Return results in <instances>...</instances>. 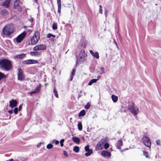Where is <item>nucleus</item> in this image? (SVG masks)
<instances>
[{"label":"nucleus","mask_w":161,"mask_h":161,"mask_svg":"<svg viewBox=\"0 0 161 161\" xmlns=\"http://www.w3.org/2000/svg\"><path fill=\"white\" fill-rule=\"evenodd\" d=\"M46 48V46L45 45L40 44L35 46L33 48V50L34 51H37L40 50H45Z\"/></svg>","instance_id":"obj_9"},{"label":"nucleus","mask_w":161,"mask_h":161,"mask_svg":"<svg viewBox=\"0 0 161 161\" xmlns=\"http://www.w3.org/2000/svg\"><path fill=\"white\" fill-rule=\"evenodd\" d=\"M17 76L18 79L21 81L23 80L25 78L23 71L21 68H19L18 69Z\"/></svg>","instance_id":"obj_7"},{"label":"nucleus","mask_w":161,"mask_h":161,"mask_svg":"<svg viewBox=\"0 0 161 161\" xmlns=\"http://www.w3.org/2000/svg\"><path fill=\"white\" fill-rule=\"evenodd\" d=\"M20 0H15L14 3H20Z\"/></svg>","instance_id":"obj_51"},{"label":"nucleus","mask_w":161,"mask_h":161,"mask_svg":"<svg viewBox=\"0 0 161 161\" xmlns=\"http://www.w3.org/2000/svg\"><path fill=\"white\" fill-rule=\"evenodd\" d=\"M79 56H83V57H86V53L84 49L81 50L79 54Z\"/></svg>","instance_id":"obj_24"},{"label":"nucleus","mask_w":161,"mask_h":161,"mask_svg":"<svg viewBox=\"0 0 161 161\" xmlns=\"http://www.w3.org/2000/svg\"><path fill=\"white\" fill-rule=\"evenodd\" d=\"M101 155L102 156L104 157L107 156L110 157L111 156V154L110 153L106 151H102L101 152Z\"/></svg>","instance_id":"obj_18"},{"label":"nucleus","mask_w":161,"mask_h":161,"mask_svg":"<svg viewBox=\"0 0 161 161\" xmlns=\"http://www.w3.org/2000/svg\"><path fill=\"white\" fill-rule=\"evenodd\" d=\"M90 53L92 55L94 58L98 59L99 58V55L98 52H93V51L92 50H90L89 51Z\"/></svg>","instance_id":"obj_17"},{"label":"nucleus","mask_w":161,"mask_h":161,"mask_svg":"<svg viewBox=\"0 0 161 161\" xmlns=\"http://www.w3.org/2000/svg\"><path fill=\"white\" fill-rule=\"evenodd\" d=\"M58 6L61 5V0H57Z\"/></svg>","instance_id":"obj_46"},{"label":"nucleus","mask_w":161,"mask_h":161,"mask_svg":"<svg viewBox=\"0 0 161 161\" xmlns=\"http://www.w3.org/2000/svg\"><path fill=\"white\" fill-rule=\"evenodd\" d=\"M33 25L32 24H31V26H30V27H33Z\"/></svg>","instance_id":"obj_57"},{"label":"nucleus","mask_w":161,"mask_h":161,"mask_svg":"<svg viewBox=\"0 0 161 161\" xmlns=\"http://www.w3.org/2000/svg\"><path fill=\"white\" fill-rule=\"evenodd\" d=\"M91 105L89 103H88L85 106V108L86 109H88L90 108V107Z\"/></svg>","instance_id":"obj_37"},{"label":"nucleus","mask_w":161,"mask_h":161,"mask_svg":"<svg viewBox=\"0 0 161 161\" xmlns=\"http://www.w3.org/2000/svg\"><path fill=\"white\" fill-rule=\"evenodd\" d=\"M53 147V145L51 143L49 144L47 146V148L48 149H51Z\"/></svg>","instance_id":"obj_34"},{"label":"nucleus","mask_w":161,"mask_h":161,"mask_svg":"<svg viewBox=\"0 0 161 161\" xmlns=\"http://www.w3.org/2000/svg\"><path fill=\"white\" fill-rule=\"evenodd\" d=\"M97 80H98L99 78H101V76H100V75L98 76H97Z\"/></svg>","instance_id":"obj_53"},{"label":"nucleus","mask_w":161,"mask_h":161,"mask_svg":"<svg viewBox=\"0 0 161 161\" xmlns=\"http://www.w3.org/2000/svg\"><path fill=\"white\" fill-rule=\"evenodd\" d=\"M73 77H74V76L71 75L70 77V81H71L72 80L73 78Z\"/></svg>","instance_id":"obj_50"},{"label":"nucleus","mask_w":161,"mask_h":161,"mask_svg":"<svg viewBox=\"0 0 161 161\" xmlns=\"http://www.w3.org/2000/svg\"><path fill=\"white\" fill-rule=\"evenodd\" d=\"M143 153L144 155L145 156L146 158H149L148 154L147 152L143 151Z\"/></svg>","instance_id":"obj_35"},{"label":"nucleus","mask_w":161,"mask_h":161,"mask_svg":"<svg viewBox=\"0 0 161 161\" xmlns=\"http://www.w3.org/2000/svg\"><path fill=\"white\" fill-rule=\"evenodd\" d=\"M30 54L31 56H34L35 57H38L40 56L42 54L41 52L35 51L34 52H31L30 53Z\"/></svg>","instance_id":"obj_15"},{"label":"nucleus","mask_w":161,"mask_h":161,"mask_svg":"<svg viewBox=\"0 0 161 161\" xmlns=\"http://www.w3.org/2000/svg\"><path fill=\"white\" fill-rule=\"evenodd\" d=\"M17 102L16 100L12 99L9 102V106L11 108H14L17 106Z\"/></svg>","instance_id":"obj_13"},{"label":"nucleus","mask_w":161,"mask_h":161,"mask_svg":"<svg viewBox=\"0 0 161 161\" xmlns=\"http://www.w3.org/2000/svg\"><path fill=\"white\" fill-rule=\"evenodd\" d=\"M8 112L9 114H12L13 113V110H8Z\"/></svg>","instance_id":"obj_48"},{"label":"nucleus","mask_w":161,"mask_h":161,"mask_svg":"<svg viewBox=\"0 0 161 161\" xmlns=\"http://www.w3.org/2000/svg\"><path fill=\"white\" fill-rule=\"evenodd\" d=\"M18 108H15L14 109V114H16L18 113Z\"/></svg>","instance_id":"obj_39"},{"label":"nucleus","mask_w":161,"mask_h":161,"mask_svg":"<svg viewBox=\"0 0 161 161\" xmlns=\"http://www.w3.org/2000/svg\"><path fill=\"white\" fill-rule=\"evenodd\" d=\"M85 150L87 152L85 153V155L86 156H90L93 153L92 149H90L89 148V146L87 145L85 147Z\"/></svg>","instance_id":"obj_10"},{"label":"nucleus","mask_w":161,"mask_h":161,"mask_svg":"<svg viewBox=\"0 0 161 161\" xmlns=\"http://www.w3.org/2000/svg\"><path fill=\"white\" fill-rule=\"evenodd\" d=\"M156 143L158 145H159L160 144V141L159 140H158L156 141Z\"/></svg>","instance_id":"obj_47"},{"label":"nucleus","mask_w":161,"mask_h":161,"mask_svg":"<svg viewBox=\"0 0 161 161\" xmlns=\"http://www.w3.org/2000/svg\"><path fill=\"white\" fill-rule=\"evenodd\" d=\"M53 92L55 94V96L57 98H58V92L55 87H54Z\"/></svg>","instance_id":"obj_28"},{"label":"nucleus","mask_w":161,"mask_h":161,"mask_svg":"<svg viewBox=\"0 0 161 161\" xmlns=\"http://www.w3.org/2000/svg\"><path fill=\"white\" fill-rule=\"evenodd\" d=\"M101 72L100 73L101 74H104L105 73L104 69L103 67H101Z\"/></svg>","instance_id":"obj_43"},{"label":"nucleus","mask_w":161,"mask_h":161,"mask_svg":"<svg viewBox=\"0 0 161 161\" xmlns=\"http://www.w3.org/2000/svg\"><path fill=\"white\" fill-rule=\"evenodd\" d=\"M99 13H100L101 14H103V10H102V6L100 5L99 6Z\"/></svg>","instance_id":"obj_40"},{"label":"nucleus","mask_w":161,"mask_h":161,"mask_svg":"<svg viewBox=\"0 0 161 161\" xmlns=\"http://www.w3.org/2000/svg\"><path fill=\"white\" fill-rule=\"evenodd\" d=\"M134 106L135 103L132 102V105H129L128 106V109L132 114L136 115L138 114L139 109L138 108H135Z\"/></svg>","instance_id":"obj_5"},{"label":"nucleus","mask_w":161,"mask_h":161,"mask_svg":"<svg viewBox=\"0 0 161 161\" xmlns=\"http://www.w3.org/2000/svg\"><path fill=\"white\" fill-rule=\"evenodd\" d=\"M73 151L76 153H78L79 152V148L77 146H75L73 148Z\"/></svg>","instance_id":"obj_31"},{"label":"nucleus","mask_w":161,"mask_h":161,"mask_svg":"<svg viewBox=\"0 0 161 161\" xmlns=\"http://www.w3.org/2000/svg\"><path fill=\"white\" fill-rule=\"evenodd\" d=\"M22 105H20L19 107V111H20L21 110V109L22 108Z\"/></svg>","instance_id":"obj_49"},{"label":"nucleus","mask_w":161,"mask_h":161,"mask_svg":"<svg viewBox=\"0 0 161 161\" xmlns=\"http://www.w3.org/2000/svg\"><path fill=\"white\" fill-rule=\"evenodd\" d=\"M8 11L6 9H3L1 11V14L2 15H4L8 14Z\"/></svg>","instance_id":"obj_29"},{"label":"nucleus","mask_w":161,"mask_h":161,"mask_svg":"<svg viewBox=\"0 0 161 161\" xmlns=\"http://www.w3.org/2000/svg\"><path fill=\"white\" fill-rule=\"evenodd\" d=\"M144 144L149 148L151 147V142L149 137L146 136H143L142 139Z\"/></svg>","instance_id":"obj_6"},{"label":"nucleus","mask_w":161,"mask_h":161,"mask_svg":"<svg viewBox=\"0 0 161 161\" xmlns=\"http://www.w3.org/2000/svg\"><path fill=\"white\" fill-rule=\"evenodd\" d=\"M123 145V142L121 139H119L117 142L116 146L117 148L120 149L121 146Z\"/></svg>","instance_id":"obj_20"},{"label":"nucleus","mask_w":161,"mask_h":161,"mask_svg":"<svg viewBox=\"0 0 161 161\" xmlns=\"http://www.w3.org/2000/svg\"><path fill=\"white\" fill-rule=\"evenodd\" d=\"M12 0H5L2 3V6L4 7L8 8L10 5Z\"/></svg>","instance_id":"obj_12"},{"label":"nucleus","mask_w":161,"mask_h":161,"mask_svg":"<svg viewBox=\"0 0 161 161\" xmlns=\"http://www.w3.org/2000/svg\"><path fill=\"white\" fill-rule=\"evenodd\" d=\"M113 101L114 102H116L118 100V97L117 96H115L114 95H113L111 97Z\"/></svg>","instance_id":"obj_25"},{"label":"nucleus","mask_w":161,"mask_h":161,"mask_svg":"<svg viewBox=\"0 0 161 161\" xmlns=\"http://www.w3.org/2000/svg\"><path fill=\"white\" fill-rule=\"evenodd\" d=\"M26 34L25 32H24L18 35L16 38V41L17 43H20L25 37Z\"/></svg>","instance_id":"obj_8"},{"label":"nucleus","mask_w":161,"mask_h":161,"mask_svg":"<svg viewBox=\"0 0 161 161\" xmlns=\"http://www.w3.org/2000/svg\"><path fill=\"white\" fill-rule=\"evenodd\" d=\"M28 31L30 33L31 32V30H29Z\"/></svg>","instance_id":"obj_55"},{"label":"nucleus","mask_w":161,"mask_h":161,"mask_svg":"<svg viewBox=\"0 0 161 161\" xmlns=\"http://www.w3.org/2000/svg\"><path fill=\"white\" fill-rule=\"evenodd\" d=\"M14 9H17L19 11H21L22 8L19 5V3H14Z\"/></svg>","instance_id":"obj_16"},{"label":"nucleus","mask_w":161,"mask_h":161,"mask_svg":"<svg viewBox=\"0 0 161 161\" xmlns=\"http://www.w3.org/2000/svg\"><path fill=\"white\" fill-rule=\"evenodd\" d=\"M64 142V139H62L60 141V145H61V147H62L63 145H64V144H63V143Z\"/></svg>","instance_id":"obj_38"},{"label":"nucleus","mask_w":161,"mask_h":161,"mask_svg":"<svg viewBox=\"0 0 161 161\" xmlns=\"http://www.w3.org/2000/svg\"><path fill=\"white\" fill-rule=\"evenodd\" d=\"M25 56V54L24 53H22L20 54L16 55V57L18 59H21L24 58Z\"/></svg>","instance_id":"obj_26"},{"label":"nucleus","mask_w":161,"mask_h":161,"mask_svg":"<svg viewBox=\"0 0 161 161\" xmlns=\"http://www.w3.org/2000/svg\"><path fill=\"white\" fill-rule=\"evenodd\" d=\"M75 69H73L72 70L71 72V75L74 76L75 74Z\"/></svg>","instance_id":"obj_42"},{"label":"nucleus","mask_w":161,"mask_h":161,"mask_svg":"<svg viewBox=\"0 0 161 161\" xmlns=\"http://www.w3.org/2000/svg\"><path fill=\"white\" fill-rule=\"evenodd\" d=\"M41 87V85H40L34 89V91H31L30 92V94H35L36 93L40 91V90Z\"/></svg>","instance_id":"obj_19"},{"label":"nucleus","mask_w":161,"mask_h":161,"mask_svg":"<svg viewBox=\"0 0 161 161\" xmlns=\"http://www.w3.org/2000/svg\"><path fill=\"white\" fill-rule=\"evenodd\" d=\"M86 111L85 110L83 109L78 114V116L79 117L81 116H83L86 114Z\"/></svg>","instance_id":"obj_22"},{"label":"nucleus","mask_w":161,"mask_h":161,"mask_svg":"<svg viewBox=\"0 0 161 161\" xmlns=\"http://www.w3.org/2000/svg\"><path fill=\"white\" fill-rule=\"evenodd\" d=\"M97 80V79H92L89 81L88 83V85L90 86L93 83H96Z\"/></svg>","instance_id":"obj_27"},{"label":"nucleus","mask_w":161,"mask_h":161,"mask_svg":"<svg viewBox=\"0 0 161 161\" xmlns=\"http://www.w3.org/2000/svg\"><path fill=\"white\" fill-rule=\"evenodd\" d=\"M51 37H55V35H53L51 33H49L47 35V38H50Z\"/></svg>","instance_id":"obj_32"},{"label":"nucleus","mask_w":161,"mask_h":161,"mask_svg":"<svg viewBox=\"0 0 161 161\" xmlns=\"http://www.w3.org/2000/svg\"><path fill=\"white\" fill-rule=\"evenodd\" d=\"M73 141L75 143H76L78 144H79L80 140L79 138L76 137H73L72 138Z\"/></svg>","instance_id":"obj_21"},{"label":"nucleus","mask_w":161,"mask_h":161,"mask_svg":"<svg viewBox=\"0 0 161 161\" xmlns=\"http://www.w3.org/2000/svg\"><path fill=\"white\" fill-rule=\"evenodd\" d=\"M52 27H53V30L57 29L58 28L57 24L55 23H53V24Z\"/></svg>","instance_id":"obj_36"},{"label":"nucleus","mask_w":161,"mask_h":161,"mask_svg":"<svg viewBox=\"0 0 161 161\" xmlns=\"http://www.w3.org/2000/svg\"><path fill=\"white\" fill-rule=\"evenodd\" d=\"M25 29H27V27L26 26H24V27H23Z\"/></svg>","instance_id":"obj_56"},{"label":"nucleus","mask_w":161,"mask_h":161,"mask_svg":"<svg viewBox=\"0 0 161 161\" xmlns=\"http://www.w3.org/2000/svg\"><path fill=\"white\" fill-rule=\"evenodd\" d=\"M78 129L80 130H81L82 129V125L81 122H79L78 124Z\"/></svg>","instance_id":"obj_30"},{"label":"nucleus","mask_w":161,"mask_h":161,"mask_svg":"<svg viewBox=\"0 0 161 161\" xmlns=\"http://www.w3.org/2000/svg\"><path fill=\"white\" fill-rule=\"evenodd\" d=\"M11 61L6 58L0 59V69H1L8 71L12 68Z\"/></svg>","instance_id":"obj_1"},{"label":"nucleus","mask_w":161,"mask_h":161,"mask_svg":"<svg viewBox=\"0 0 161 161\" xmlns=\"http://www.w3.org/2000/svg\"><path fill=\"white\" fill-rule=\"evenodd\" d=\"M40 38V34L39 31H36L33 36L31 37V44L32 45L36 44L38 42Z\"/></svg>","instance_id":"obj_4"},{"label":"nucleus","mask_w":161,"mask_h":161,"mask_svg":"<svg viewBox=\"0 0 161 161\" xmlns=\"http://www.w3.org/2000/svg\"><path fill=\"white\" fill-rule=\"evenodd\" d=\"M6 78V75L3 73L0 72V81L3 79Z\"/></svg>","instance_id":"obj_23"},{"label":"nucleus","mask_w":161,"mask_h":161,"mask_svg":"<svg viewBox=\"0 0 161 161\" xmlns=\"http://www.w3.org/2000/svg\"><path fill=\"white\" fill-rule=\"evenodd\" d=\"M104 146V148L105 149H107L109 147V145L108 143V142H106L105 144L103 145Z\"/></svg>","instance_id":"obj_33"},{"label":"nucleus","mask_w":161,"mask_h":161,"mask_svg":"<svg viewBox=\"0 0 161 161\" xmlns=\"http://www.w3.org/2000/svg\"><path fill=\"white\" fill-rule=\"evenodd\" d=\"M59 143V141H58V140L56 141H55V144H58Z\"/></svg>","instance_id":"obj_52"},{"label":"nucleus","mask_w":161,"mask_h":161,"mask_svg":"<svg viewBox=\"0 0 161 161\" xmlns=\"http://www.w3.org/2000/svg\"><path fill=\"white\" fill-rule=\"evenodd\" d=\"M109 139L108 137H105L101 139L97 143L95 149L96 150L98 151L101 150L103 148V146L106 142H108Z\"/></svg>","instance_id":"obj_3"},{"label":"nucleus","mask_w":161,"mask_h":161,"mask_svg":"<svg viewBox=\"0 0 161 161\" xmlns=\"http://www.w3.org/2000/svg\"><path fill=\"white\" fill-rule=\"evenodd\" d=\"M14 28L12 24L5 25L2 29V33L4 35L9 36L14 32Z\"/></svg>","instance_id":"obj_2"},{"label":"nucleus","mask_w":161,"mask_h":161,"mask_svg":"<svg viewBox=\"0 0 161 161\" xmlns=\"http://www.w3.org/2000/svg\"><path fill=\"white\" fill-rule=\"evenodd\" d=\"M28 20L32 23L34 21V19L33 18H31L28 19Z\"/></svg>","instance_id":"obj_45"},{"label":"nucleus","mask_w":161,"mask_h":161,"mask_svg":"<svg viewBox=\"0 0 161 161\" xmlns=\"http://www.w3.org/2000/svg\"><path fill=\"white\" fill-rule=\"evenodd\" d=\"M85 57L83 56H79V58L77 59L76 63V64H81L83 63L85 59Z\"/></svg>","instance_id":"obj_14"},{"label":"nucleus","mask_w":161,"mask_h":161,"mask_svg":"<svg viewBox=\"0 0 161 161\" xmlns=\"http://www.w3.org/2000/svg\"><path fill=\"white\" fill-rule=\"evenodd\" d=\"M61 5L58 6V12L60 14L61 13Z\"/></svg>","instance_id":"obj_41"},{"label":"nucleus","mask_w":161,"mask_h":161,"mask_svg":"<svg viewBox=\"0 0 161 161\" xmlns=\"http://www.w3.org/2000/svg\"><path fill=\"white\" fill-rule=\"evenodd\" d=\"M63 154L66 157H68L67 152L66 151H63Z\"/></svg>","instance_id":"obj_44"},{"label":"nucleus","mask_w":161,"mask_h":161,"mask_svg":"<svg viewBox=\"0 0 161 161\" xmlns=\"http://www.w3.org/2000/svg\"><path fill=\"white\" fill-rule=\"evenodd\" d=\"M34 1H35V3L36 4H38V0H34Z\"/></svg>","instance_id":"obj_54"},{"label":"nucleus","mask_w":161,"mask_h":161,"mask_svg":"<svg viewBox=\"0 0 161 161\" xmlns=\"http://www.w3.org/2000/svg\"><path fill=\"white\" fill-rule=\"evenodd\" d=\"M37 63V61L32 59L25 60L23 61L22 62V64H36Z\"/></svg>","instance_id":"obj_11"}]
</instances>
